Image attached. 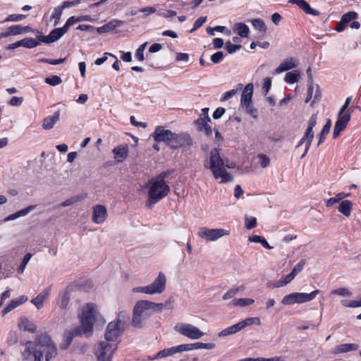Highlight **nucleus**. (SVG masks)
Listing matches in <instances>:
<instances>
[{
  "label": "nucleus",
  "instance_id": "nucleus-55",
  "mask_svg": "<svg viewBox=\"0 0 361 361\" xmlns=\"http://www.w3.org/2000/svg\"><path fill=\"white\" fill-rule=\"evenodd\" d=\"M26 17L27 16L23 14H11L8 16L4 21L18 22L22 20L23 19H25Z\"/></svg>",
  "mask_w": 361,
  "mask_h": 361
},
{
  "label": "nucleus",
  "instance_id": "nucleus-53",
  "mask_svg": "<svg viewBox=\"0 0 361 361\" xmlns=\"http://www.w3.org/2000/svg\"><path fill=\"white\" fill-rule=\"evenodd\" d=\"M45 82L51 86H56L60 85L62 82V80L59 76L52 75L47 78L45 79Z\"/></svg>",
  "mask_w": 361,
  "mask_h": 361
},
{
  "label": "nucleus",
  "instance_id": "nucleus-16",
  "mask_svg": "<svg viewBox=\"0 0 361 361\" xmlns=\"http://www.w3.org/2000/svg\"><path fill=\"white\" fill-rule=\"evenodd\" d=\"M107 217V211L104 206L97 204L93 207L92 221L96 224L103 223Z\"/></svg>",
  "mask_w": 361,
  "mask_h": 361
},
{
  "label": "nucleus",
  "instance_id": "nucleus-61",
  "mask_svg": "<svg viewBox=\"0 0 361 361\" xmlns=\"http://www.w3.org/2000/svg\"><path fill=\"white\" fill-rule=\"evenodd\" d=\"M241 48V45L239 44H233L230 42H227L226 43V49H227L229 54H233L236 51L239 50Z\"/></svg>",
  "mask_w": 361,
  "mask_h": 361
},
{
  "label": "nucleus",
  "instance_id": "nucleus-11",
  "mask_svg": "<svg viewBox=\"0 0 361 361\" xmlns=\"http://www.w3.org/2000/svg\"><path fill=\"white\" fill-rule=\"evenodd\" d=\"M174 133L165 129L163 126L156 128L152 134V137L157 142H164L171 147L173 141Z\"/></svg>",
  "mask_w": 361,
  "mask_h": 361
},
{
  "label": "nucleus",
  "instance_id": "nucleus-64",
  "mask_svg": "<svg viewBox=\"0 0 361 361\" xmlns=\"http://www.w3.org/2000/svg\"><path fill=\"white\" fill-rule=\"evenodd\" d=\"M271 80L270 78H266L264 80V83H263V86H262V91H263V93L264 95H266L270 88H271Z\"/></svg>",
  "mask_w": 361,
  "mask_h": 361
},
{
  "label": "nucleus",
  "instance_id": "nucleus-9",
  "mask_svg": "<svg viewBox=\"0 0 361 361\" xmlns=\"http://www.w3.org/2000/svg\"><path fill=\"white\" fill-rule=\"evenodd\" d=\"M174 330L180 334L193 340L200 339L204 335V333L198 327L187 323L176 324Z\"/></svg>",
  "mask_w": 361,
  "mask_h": 361
},
{
  "label": "nucleus",
  "instance_id": "nucleus-41",
  "mask_svg": "<svg viewBox=\"0 0 361 361\" xmlns=\"http://www.w3.org/2000/svg\"><path fill=\"white\" fill-rule=\"evenodd\" d=\"M307 74L308 75L310 81H309V84H308L307 97L305 100L306 103H307L308 102H310L311 100L312 92L314 90V84H313L312 78V75H311V68H309L307 70Z\"/></svg>",
  "mask_w": 361,
  "mask_h": 361
},
{
  "label": "nucleus",
  "instance_id": "nucleus-57",
  "mask_svg": "<svg viewBox=\"0 0 361 361\" xmlns=\"http://www.w3.org/2000/svg\"><path fill=\"white\" fill-rule=\"evenodd\" d=\"M321 97V92L318 85H314V90L312 92V95L311 99L313 98L312 101L311 105L312 106L317 100H319Z\"/></svg>",
  "mask_w": 361,
  "mask_h": 361
},
{
  "label": "nucleus",
  "instance_id": "nucleus-26",
  "mask_svg": "<svg viewBox=\"0 0 361 361\" xmlns=\"http://www.w3.org/2000/svg\"><path fill=\"white\" fill-rule=\"evenodd\" d=\"M79 329H75V330L67 331L65 333L62 343L60 344V348L62 350L67 349L71 343L73 338L75 336L78 335Z\"/></svg>",
  "mask_w": 361,
  "mask_h": 361
},
{
  "label": "nucleus",
  "instance_id": "nucleus-7",
  "mask_svg": "<svg viewBox=\"0 0 361 361\" xmlns=\"http://www.w3.org/2000/svg\"><path fill=\"white\" fill-rule=\"evenodd\" d=\"M255 324L257 326L261 325V319L259 317H248L243 321L238 322L237 324L227 327L218 333V336L220 338L228 336L235 334L246 326Z\"/></svg>",
  "mask_w": 361,
  "mask_h": 361
},
{
  "label": "nucleus",
  "instance_id": "nucleus-40",
  "mask_svg": "<svg viewBox=\"0 0 361 361\" xmlns=\"http://www.w3.org/2000/svg\"><path fill=\"white\" fill-rule=\"evenodd\" d=\"M83 199H84V196L82 195H78L73 196V197L63 201V202H61L60 204V207H65L71 206L75 203H77V202L81 201Z\"/></svg>",
  "mask_w": 361,
  "mask_h": 361
},
{
  "label": "nucleus",
  "instance_id": "nucleus-47",
  "mask_svg": "<svg viewBox=\"0 0 361 361\" xmlns=\"http://www.w3.org/2000/svg\"><path fill=\"white\" fill-rule=\"evenodd\" d=\"M258 164L263 169L267 168L270 164V159L264 154H259L257 156Z\"/></svg>",
  "mask_w": 361,
  "mask_h": 361
},
{
  "label": "nucleus",
  "instance_id": "nucleus-33",
  "mask_svg": "<svg viewBox=\"0 0 361 361\" xmlns=\"http://www.w3.org/2000/svg\"><path fill=\"white\" fill-rule=\"evenodd\" d=\"M306 264V260L302 259H301L292 269L291 272L288 274L287 277L290 281V282L295 279V277L300 272L302 271L303 269V267L305 264Z\"/></svg>",
  "mask_w": 361,
  "mask_h": 361
},
{
  "label": "nucleus",
  "instance_id": "nucleus-32",
  "mask_svg": "<svg viewBox=\"0 0 361 361\" xmlns=\"http://www.w3.org/2000/svg\"><path fill=\"white\" fill-rule=\"evenodd\" d=\"M71 298V292L68 289H66L59 296L57 301L58 305L61 309H65L68 306Z\"/></svg>",
  "mask_w": 361,
  "mask_h": 361
},
{
  "label": "nucleus",
  "instance_id": "nucleus-46",
  "mask_svg": "<svg viewBox=\"0 0 361 361\" xmlns=\"http://www.w3.org/2000/svg\"><path fill=\"white\" fill-rule=\"evenodd\" d=\"M255 300L251 298H238L233 300V304L238 307H246L252 305Z\"/></svg>",
  "mask_w": 361,
  "mask_h": 361
},
{
  "label": "nucleus",
  "instance_id": "nucleus-12",
  "mask_svg": "<svg viewBox=\"0 0 361 361\" xmlns=\"http://www.w3.org/2000/svg\"><path fill=\"white\" fill-rule=\"evenodd\" d=\"M123 328L118 322H111L109 323L105 333V340L109 343H116V340L122 332Z\"/></svg>",
  "mask_w": 361,
  "mask_h": 361
},
{
  "label": "nucleus",
  "instance_id": "nucleus-10",
  "mask_svg": "<svg viewBox=\"0 0 361 361\" xmlns=\"http://www.w3.org/2000/svg\"><path fill=\"white\" fill-rule=\"evenodd\" d=\"M230 231L224 228H209L207 227H202L198 231V235L206 241L214 242L224 235H228Z\"/></svg>",
  "mask_w": 361,
  "mask_h": 361
},
{
  "label": "nucleus",
  "instance_id": "nucleus-48",
  "mask_svg": "<svg viewBox=\"0 0 361 361\" xmlns=\"http://www.w3.org/2000/svg\"><path fill=\"white\" fill-rule=\"evenodd\" d=\"M243 108H245V111L250 114L251 116H252L254 118H257L258 116V113L257 109H255L253 105L252 102L246 104L245 105L241 106Z\"/></svg>",
  "mask_w": 361,
  "mask_h": 361
},
{
  "label": "nucleus",
  "instance_id": "nucleus-37",
  "mask_svg": "<svg viewBox=\"0 0 361 361\" xmlns=\"http://www.w3.org/2000/svg\"><path fill=\"white\" fill-rule=\"evenodd\" d=\"M300 78V72L298 70H295L292 72H288L286 74L285 81L287 83L293 84L297 82Z\"/></svg>",
  "mask_w": 361,
  "mask_h": 361
},
{
  "label": "nucleus",
  "instance_id": "nucleus-4",
  "mask_svg": "<svg viewBox=\"0 0 361 361\" xmlns=\"http://www.w3.org/2000/svg\"><path fill=\"white\" fill-rule=\"evenodd\" d=\"M99 317H101V315L96 305L87 303L82 307L80 315L81 328L87 336L90 335L94 322Z\"/></svg>",
  "mask_w": 361,
  "mask_h": 361
},
{
  "label": "nucleus",
  "instance_id": "nucleus-62",
  "mask_svg": "<svg viewBox=\"0 0 361 361\" xmlns=\"http://www.w3.org/2000/svg\"><path fill=\"white\" fill-rule=\"evenodd\" d=\"M132 291L133 293H145V294L152 295L149 285L146 286L135 287L132 289Z\"/></svg>",
  "mask_w": 361,
  "mask_h": 361
},
{
  "label": "nucleus",
  "instance_id": "nucleus-63",
  "mask_svg": "<svg viewBox=\"0 0 361 361\" xmlns=\"http://www.w3.org/2000/svg\"><path fill=\"white\" fill-rule=\"evenodd\" d=\"M63 10V8L61 6H58L54 9V13L52 14V18L56 19L55 25H56L58 23V21L60 20Z\"/></svg>",
  "mask_w": 361,
  "mask_h": 361
},
{
  "label": "nucleus",
  "instance_id": "nucleus-3",
  "mask_svg": "<svg viewBox=\"0 0 361 361\" xmlns=\"http://www.w3.org/2000/svg\"><path fill=\"white\" fill-rule=\"evenodd\" d=\"M168 175V172H164L149 181L147 185L149 199L146 202L147 207L150 208L167 195L170 188L164 182V179Z\"/></svg>",
  "mask_w": 361,
  "mask_h": 361
},
{
  "label": "nucleus",
  "instance_id": "nucleus-13",
  "mask_svg": "<svg viewBox=\"0 0 361 361\" xmlns=\"http://www.w3.org/2000/svg\"><path fill=\"white\" fill-rule=\"evenodd\" d=\"M166 284V275L159 272L154 281L149 285L152 295L160 294L165 290Z\"/></svg>",
  "mask_w": 361,
  "mask_h": 361
},
{
  "label": "nucleus",
  "instance_id": "nucleus-6",
  "mask_svg": "<svg viewBox=\"0 0 361 361\" xmlns=\"http://www.w3.org/2000/svg\"><path fill=\"white\" fill-rule=\"evenodd\" d=\"M319 293V290H313L310 293L298 292L291 293L283 296L281 302L285 306H290L294 304H302L314 300Z\"/></svg>",
  "mask_w": 361,
  "mask_h": 361
},
{
  "label": "nucleus",
  "instance_id": "nucleus-14",
  "mask_svg": "<svg viewBox=\"0 0 361 361\" xmlns=\"http://www.w3.org/2000/svg\"><path fill=\"white\" fill-rule=\"evenodd\" d=\"M192 139L188 134L174 133L171 148L177 149L179 147H189L192 145Z\"/></svg>",
  "mask_w": 361,
  "mask_h": 361
},
{
  "label": "nucleus",
  "instance_id": "nucleus-22",
  "mask_svg": "<svg viewBox=\"0 0 361 361\" xmlns=\"http://www.w3.org/2000/svg\"><path fill=\"white\" fill-rule=\"evenodd\" d=\"M253 88L252 83H249L245 87L241 96L240 106L252 102Z\"/></svg>",
  "mask_w": 361,
  "mask_h": 361
},
{
  "label": "nucleus",
  "instance_id": "nucleus-42",
  "mask_svg": "<svg viewBox=\"0 0 361 361\" xmlns=\"http://www.w3.org/2000/svg\"><path fill=\"white\" fill-rule=\"evenodd\" d=\"M20 41V45L22 47H26L28 49H32V48L36 47L37 46H38L39 44V42L33 38H25V39H23Z\"/></svg>",
  "mask_w": 361,
  "mask_h": 361
},
{
  "label": "nucleus",
  "instance_id": "nucleus-17",
  "mask_svg": "<svg viewBox=\"0 0 361 361\" xmlns=\"http://www.w3.org/2000/svg\"><path fill=\"white\" fill-rule=\"evenodd\" d=\"M314 135L313 129L307 127L305 134H304V136L299 141L298 144L296 146V147H299L300 145H302V143L306 142L305 150V152L303 153V154L301 156V158H303L305 156V154L307 153V152L310 147L312 141L314 138Z\"/></svg>",
  "mask_w": 361,
  "mask_h": 361
},
{
  "label": "nucleus",
  "instance_id": "nucleus-34",
  "mask_svg": "<svg viewBox=\"0 0 361 361\" xmlns=\"http://www.w3.org/2000/svg\"><path fill=\"white\" fill-rule=\"evenodd\" d=\"M233 29L241 37H247L250 32L248 27L243 23H235Z\"/></svg>",
  "mask_w": 361,
  "mask_h": 361
},
{
  "label": "nucleus",
  "instance_id": "nucleus-44",
  "mask_svg": "<svg viewBox=\"0 0 361 361\" xmlns=\"http://www.w3.org/2000/svg\"><path fill=\"white\" fill-rule=\"evenodd\" d=\"M332 295H338L341 297H350L352 295L351 291L347 288H338L334 289L331 291Z\"/></svg>",
  "mask_w": 361,
  "mask_h": 361
},
{
  "label": "nucleus",
  "instance_id": "nucleus-45",
  "mask_svg": "<svg viewBox=\"0 0 361 361\" xmlns=\"http://www.w3.org/2000/svg\"><path fill=\"white\" fill-rule=\"evenodd\" d=\"M252 26L255 29L265 32L267 30V27L265 25L264 22L260 18H256L251 20Z\"/></svg>",
  "mask_w": 361,
  "mask_h": 361
},
{
  "label": "nucleus",
  "instance_id": "nucleus-38",
  "mask_svg": "<svg viewBox=\"0 0 361 361\" xmlns=\"http://www.w3.org/2000/svg\"><path fill=\"white\" fill-rule=\"evenodd\" d=\"M245 289V286L241 285L238 287L233 288L228 290L224 295L223 299L224 300H228L234 297L238 292H243Z\"/></svg>",
  "mask_w": 361,
  "mask_h": 361
},
{
  "label": "nucleus",
  "instance_id": "nucleus-1",
  "mask_svg": "<svg viewBox=\"0 0 361 361\" xmlns=\"http://www.w3.org/2000/svg\"><path fill=\"white\" fill-rule=\"evenodd\" d=\"M26 349L23 353L25 360L30 361H42L44 355L46 361H50L56 357L58 350L56 344L46 334L38 336L36 343L27 341L25 343Z\"/></svg>",
  "mask_w": 361,
  "mask_h": 361
},
{
  "label": "nucleus",
  "instance_id": "nucleus-36",
  "mask_svg": "<svg viewBox=\"0 0 361 361\" xmlns=\"http://www.w3.org/2000/svg\"><path fill=\"white\" fill-rule=\"evenodd\" d=\"M331 127V119H327L326 124L324 125L320 135L319 136V140L317 143V147H319L326 139V136L329 133L330 129Z\"/></svg>",
  "mask_w": 361,
  "mask_h": 361
},
{
  "label": "nucleus",
  "instance_id": "nucleus-8",
  "mask_svg": "<svg viewBox=\"0 0 361 361\" xmlns=\"http://www.w3.org/2000/svg\"><path fill=\"white\" fill-rule=\"evenodd\" d=\"M117 349L116 343L101 341L94 347L97 361H111L113 354Z\"/></svg>",
  "mask_w": 361,
  "mask_h": 361
},
{
  "label": "nucleus",
  "instance_id": "nucleus-2",
  "mask_svg": "<svg viewBox=\"0 0 361 361\" xmlns=\"http://www.w3.org/2000/svg\"><path fill=\"white\" fill-rule=\"evenodd\" d=\"M209 166L205 167L209 169L215 179L221 178V183H226L233 180V176L227 172L226 168L233 169L235 164L228 163V160H224L220 156L219 150L214 149L211 151Z\"/></svg>",
  "mask_w": 361,
  "mask_h": 361
},
{
  "label": "nucleus",
  "instance_id": "nucleus-19",
  "mask_svg": "<svg viewBox=\"0 0 361 361\" xmlns=\"http://www.w3.org/2000/svg\"><path fill=\"white\" fill-rule=\"evenodd\" d=\"M49 294L50 289H44L35 298L32 299L31 303L33 304L37 310H39L43 307L45 300L49 298Z\"/></svg>",
  "mask_w": 361,
  "mask_h": 361
},
{
  "label": "nucleus",
  "instance_id": "nucleus-35",
  "mask_svg": "<svg viewBox=\"0 0 361 361\" xmlns=\"http://www.w3.org/2000/svg\"><path fill=\"white\" fill-rule=\"evenodd\" d=\"M20 34H21V25H16L8 27L6 32H2L0 34V37L1 38H4Z\"/></svg>",
  "mask_w": 361,
  "mask_h": 361
},
{
  "label": "nucleus",
  "instance_id": "nucleus-15",
  "mask_svg": "<svg viewBox=\"0 0 361 361\" xmlns=\"http://www.w3.org/2000/svg\"><path fill=\"white\" fill-rule=\"evenodd\" d=\"M184 351L183 344L170 348L164 349L159 351L154 357H149L148 360H153L155 359L164 358L173 355L176 353Z\"/></svg>",
  "mask_w": 361,
  "mask_h": 361
},
{
  "label": "nucleus",
  "instance_id": "nucleus-43",
  "mask_svg": "<svg viewBox=\"0 0 361 361\" xmlns=\"http://www.w3.org/2000/svg\"><path fill=\"white\" fill-rule=\"evenodd\" d=\"M357 298L359 300H341V302L342 305H343L344 307H346L355 308V307H361V296L358 295L357 297Z\"/></svg>",
  "mask_w": 361,
  "mask_h": 361
},
{
  "label": "nucleus",
  "instance_id": "nucleus-18",
  "mask_svg": "<svg viewBox=\"0 0 361 361\" xmlns=\"http://www.w3.org/2000/svg\"><path fill=\"white\" fill-rule=\"evenodd\" d=\"M299 64L297 59L294 58H289L284 60L279 66L275 70V73H280L284 71L296 68Z\"/></svg>",
  "mask_w": 361,
  "mask_h": 361
},
{
  "label": "nucleus",
  "instance_id": "nucleus-51",
  "mask_svg": "<svg viewBox=\"0 0 361 361\" xmlns=\"http://www.w3.org/2000/svg\"><path fill=\"white\" fill-rule=\"evenodd\" d=\"M242 88H243V85L242 84H239L238 85L237 89L231 90L230 91H228V92H225L224 96H223V97H222V100L226 101V100L229 99L233 96L235 95L238 91H240L242 90Z\"/></svg>",
  "mask_w": 361,
  "mask_h": 361
},
{
  "label": "nucleus",
  "instance_id": "nucleus-49",
  "mask_svg": "<svg viewBox=\"0 0 361 361\" xmlns=\"http://www.w3.org/2000/svg\"><path fill=\"white\" fill-rule=\"evenodd\" d=\"M210 121L211 119L209 117H207V121L204 119H202L201 121L200 130L204 131L207 135H211L212 133V128L207 123V121Z\"/></svg>",
  "mask_w": 361,
  "mask_h": 361
},
{
  "label": "nucleus",
  "instance_id": "nucleus-5",
  "mask_svg": "<svg viewBox=\"0 0 361 361\" xmlns=\"http://www.w3.org/2000/svg\"><path fill=\"white\" fill-rule=\"evenodd\" d=\"M153 313L149 301L139 300L136 302L133 308V315L132 324L135 327H141L143 320L146 319Z\"/></svg>",
  "mask_w": 361,
  "mask_h": 361
},
{
  "label": "nucleus",
  "instance_id": "nucleus-58",
  "mask_svg": "<svg viewBox=\"0 0 361 361\" xmlns=\"http://www.w3.org/2000/svg\"><path fill=\"white\" fill-rule=\"evenodd\" d=\"M128 319V314L125 311L120 312L118 314L117 319L115 322H118L119 325H122Z\"/></svg>",
  "mask_w": 361,
  "mask_h": 361
},
{
  "label": "nucleus",
  "instance_id": "nucleus-56",
  "mask_svg": "<svg viewBox=\"0 0 361 361\" xmlns=\"http://www.w3.org/2000/svg\"><path fill=\"white\" fill-rule=\"evenodd\" d=\"M28 300V298L26 295H22L18 298L14 299L11 301L10 304L15 309L16 307H18L19 305L25 303Z\"/></svg>",
  "mask_w": 361,
  "mask_h": 361
},
{
  "label": "nucleus",
  "instance_id": "nucleus-30",
  "mask_svg": "<svg viewBox=\"0 0 361 361\" xmlns=\"http://www.w3.org/2000/svg\"><path fill=\"white\" fill-rule=\"evenodd\" d=\"M18 327L20 329L23 331L34 333L36 331V326L35 324L27 318H21L18 323Z\"/></svg>",
  "mask_w": 361,
  "mask_h": 361
},
{
  "label": "nucleus",
  "instance_id": "nucleus-20",
  "mask_svg": "<svg viewBox=\"0 0 361 361\" xmlns=\"http://www.w3.org/2000/svg\"><path fill=\"white\" fill-rule=\"evenodd\" d=\"M289 3L297 4L307 14L319 16V11L311 8L310 4L305 0H289Z\"/></svg>",
  "mask_w": 361,
  "mask_h": 361
},
{
  "label": "nucleus",
  "instance_id": "nucleus-50",
  "mask_svg": "<svg viewBox=\"0 0 361 361\" xmlns=\"http://www.w3.org/2000/svg\"><path fill=\"white\" fill-rule=\"evenodd\" d=\"M31 257H32V255L30 253H27L24 256L23 261L17 270L19 274L23 273V271L25 269V267L27 264V263L29 262V261L30 260Z\"/></svg>",
  "mask_w": 361,
  "mask_h": 361
},
{
  "label": "nucleus",
  "instance_id": "nucleus-59",
  "mask_svg": "<svg viewBox=\"0 0 361 361\" xmlns=\"http://www.w3.org/2000/svg\"><path fill=\"white\" fill-rule=\"evenodd\" d=\"M18 333L15 331H11L8 333L7 342L10 345H13L17 343L18 341Z\"/></svg>",
  "mask_w": 361,
  "mask_h": 361
},
{
  "label": "nucleus",
  "instance_id": "nucleus-23",
  "mask_svg": "<svg viewBox=\"0 0 361 361\" xmlns=\"http://www.w3.org/2000/svg\"><path fill=\"white\" fill-rule=\"evenodd\" d=\"M184 351H190L197 349H207L211 350L215 348V344L213 343H202L197 342L190 344H183Z\"/></svg>",
  "mask_w": 361,
  "mask_h": 361
},
{
  "label": "nucleus",
  "instance_id": "nucleus-60",
  "mask_svg": "<svg viewBox=\"0 0 361 361\" xmlns=\"http://www.w3.org/2000/svg\"><path fill=\"white\" fill-rule=\"evenodd\" d=\"M257 225V219L255 217H245V227L247 229H252Z\"/></svg>",
  "mask_w": 361,
  "mask_h": 361
},
{
  "label": "nucleus",
  "instance_id": "nucleus-29",
  "mask_svg": "<svg viewBox=\"0 0 361 361\" xmlns=\"http://www.w3.org/2000/svg\"><path fill=\"white\" fill-rule=\"evenodd\" d=\"M338 210L343 216L348 217L353 211V203L350 200H343L341 202Z\"/></svg>",
  "mask_w": 361,
  "mask_h": 361
},
{
  "label": "nucleus",
  "instance_id": "nucleus-52",
  "mask_svg": "<svg viewBox=\"0 0 361 361\" xmlns=\"http://www.w3.org/2000/svg\"><path fill=\"white\" fill-rule=\"evenodd\" d=\"M357 18V13L354 11H350L342 16L341 20L346 25L351 20Z\"/></svg>",
  "mask_w": 361,
  "mask_h": 361
},
{
  "label": "nucleus",
  "instance_id": "nucleus-31",
  "mask_svg": "<svg viewBox=\"0 0 361 361\" xmlns=\"http://www.w3.org/2000/svg\"><path fill=\"white\" fill-rule=\"evenodd\" d=\"M350 193L339 192V193L336 194L334 197L326 200L325 201L326 206L327 207H331L334 204L342 201L344 198L350 197Z\"/></svg>",
  "mask_w": 361,
  "mask_h": 361
},
{
  "label": "nucleus",
  "instance_id": "nucleus-25",
  "mask_svg": "<svg viewBox=\"0 0 361 361\" xmlns=\"http://www.w3.org/2000/svg\"><path fill=\"white\" fill-rule=\"evenodd\" d=\"M59 111H56L53 116H48L43 120L42 128L45 130L51 129L54 126V125L59 121Z\"/></svg>",
  "mask_w": 361,
  "mask_h": 361
},
{
  "label": "nucleus",
  "instance_id": "nucleus-39",
  "mask_svg": "<svg viewBox=\"0 0 361 361\" xmlns=\"http://www.w3.org/2000/svg\"><path fill=\"white\" fill-rule=\"evenodd\" d=\"M290 283V281L288 279L287 276H286V277L284 278V279L283 281L279 280V281L269 282L267 283V287L271 289L278 288L283 287Z\"/></svg>",
  "mask_w": 361,
  "mask_h": 361
},
{
  "label": "nucleus",
  "instance_id": "nucleus-28",
  "mask_svg": "<svg viewBox=\"0 0 361 361\" xmlns=\"http://www.w3.org/2000/svg\"><path fill=\"white\" fill-rule=\"evenodd\" d=\"M35 208L36 205H30L23 209H21L20 211L16 212L14 214L8 215L7 217L4 219V221H12L19 217L26 216L28 213L34 210Z\"/></svg>",
  "mask_w": 361,
  "mask_h": 361
},
{
  "label": "nucleus",
  "instance_id": "nucleus-21",
  "mask_svg": "<svg viewBox=\"0 0 361 361\" xmlns=\"http://www.w3.org/2000/svg\"><path fill=\"white\" fill-rule=\"evenodd\" d=\"M358 345L355 343H344L336 345L332 350L334 355L345 353L350 351H355L358 349Z\"/></svg>",
  "mask_w": 361,
  "mask_h": 361
},
{
  "label": "nucleus",
  "instance_id": "nucleus-54",
  "mask_svg": "<svg viewBox=\"0 0 361 361\" xmlns=\"http://www.w3.org/2000/svg\"><path fill=\"white\" fill-rule=\"evenodd\" d=\"M122 25L123 22L118 20H112L109 21L108 23L105 24L109 32L115 30L116 28L120 27Z\"/></svg>",
  "mask_w": 361,
  "mask_h": 361
},
{
  "label": "nucleus",
  "instance_id": "nucleus-27",
  "mask_svg": "<svg viewBox=\"0 0 361 361\" xmlns=\"http://www.w3.org/2000/svg\"><path fill=\"white\" fill-rule=\"evenodd\" d=\"M113 153L114 154V158L118 162H123L128 156V147L127 145L116 147L113 149Z\"/></svg>",
  "mask_w": 361,
  "mask_h": 361
},
{
  "label": "nucleus",
  "instance_id": "nucleus-24",
  "mask_svg": "<svg viewBox=\"0 0 361 361\" xmlns=\"http://www.w3.org/2000/svg\"><path fill=\"white\" fill-rule=\"evenodd\" d=\"M62 34L61 33V30L59 28H55L53 30L49 35L47 36H42L40 35L38 37V39L40 42L45 43H51L54 42L62 37Z\"/></svg>",
  "mask_w": 361,
  "mask_h": 361
}]
</instances>
